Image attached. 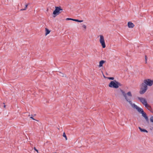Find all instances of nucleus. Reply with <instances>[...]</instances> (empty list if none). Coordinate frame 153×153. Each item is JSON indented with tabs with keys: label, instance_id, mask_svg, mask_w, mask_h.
<instances>
[{
	"label": "nucleus",
	"instance_id": "dca6fc26",
	"mask_svg": "<svg viewBox=\"0 0 153 153\" xmlns=\"http://www.w3.org/2000/svg\"><path fill=\"white\" fill-rule=\"evenodd\" d=\"M27 6H28V4H26L25 5V8H24V9H21L20 10L23 11V10H25L26 9V8H27Z\"/></svg>",
	"mask_w": 153,
	"mask_h": 153
},
{
	"label": "nucleus",
	"instance_id": "aec40b11",
	"mask_svg": "<svg viewBox=\"0 0 153 153\" xmlns=\"http://www.w3.org/2000/svg\"><path fill=\"white\" fill-rule=\"evenodd\" d=\"M149 110V111H150L151 112L152 114H153V110L152 109V108L151 107L149 109H148Z\"/></svg>",
	"mask_w": 153,
	"mask_h": 153
},
{
	"label": "nucleus",
	"instance_id": "6e6552de",
	"mask_svg": "<svg viewBox=\"0 0 153 153\" xmlns=\"http://www.w3.org/2000/svg\"><path fill=\"white\" fill-rule=\"evenodd\" d=\"M138 99L143 105L147 102L146 100L144 98L138 97Z\"/></svg>",
	"mask_w": 153,
	"mask_h": 153
},
{
	"label": "nucleus",
	"instance_id": "f03ea898",
	"mask_svg": "<svg viewBox=\"0 0 153 153\" xmlns=\"http://www.w3.org/2000/svg\"><path fill=\"white\" fill-rule=\"evenodd\" d=\"M120 91L122 92V94L125 97L126 101L128 102L130 104H131V101L130 99L128 98L126 95H127L128 96L131 97L132 96V95L131 91H129L127 94H126L124 91L121 89H120Z\"/></svg>",
	"mask_w": 153,
	"mask_h": 153
},
{
	"label": "nucleus",
	"instance_id": "a211bd4d",
	"mask_svg": "<svg viewBox=\"0 0 153 153\" xmlns=\"http://www.w3.org/2000/svg\"><path fill=\"white\" fill-rule=\"evenodd\" d=\"M63 136L65 138L66 140H67V136L65 132H64L63 134Z\"/></svg>",
	"mask_w": 153,
	"mask_h": 153
},
{
	"label": "nucleus",
	"instance_id": "39448f33",
	"mask_svg": "<svg viewBox=\"0 0 153 153\" xmlns=\"http://www.w3.org/2000/svg\"><path fill=\"white\" fill-rule=\"evenodd\" d=\"M55 9L53 12V16L54 17H55L56 16L61 13L60 11H62L63 9L61 8L60 7H55Z\"/></svg>",
	"mask_w": 153,
	"mask_h": 153
},
{
	"label": "nucleus",
	"instance_id": "4468645a",
	"mask_svg": "<svg viewBox=\"0 0 153 153\" xmlns=\"http://www.w3.org/2000/svg\"><path fill=\"white\" fill-rule=\"evenodd\" d=\"M144 105L146 108H147L148 109L151 107V106L148 104L147 102L145 103V105Z\"/></svg>",
	"mask_w": 153,
	"mask_h": 153
},
{
	"label": "nucleus",
	"instance_id": "b1692460",
	"mask_svg": "<svg viewBox=\"0 0 153 153\" xmlns=\"http://www.w3.org/2000/svg\"><path fill=\"white\" fill-rule=\"evenodd\" d=\"M30 118H31V119H32L33 120H35V119L33 118V117H30Z\"/></svg>",
	"mask_w": 153,
	"mask_h": 153
},
{
	"label": "nucleus",
	"instance_id": "2eb2a0df",
	"mask_svg": "<svg viewBox=\"0 0 153 153\" xmlns=\"http://www.w3.org/2000/svg\"><path fill=\"white\" fill-rule=\"evenodd\" d=\"M58 74L61 76H63V77L64 76V74L60 72H59V71L58 72Z\"/></svg>",
	"mask_w": 153,
	"mask_h": 153
},
{
	"label": "nucleus",
	"instance_id": "1a4fd4ad",
	"mask_svg": "<svg viewBox=\"0 0 153 153\" xmlns=\"http://www.w3.org/2000/svg\"><path fill=\"white\" fill-rule=\"evenodd\" d=\"M66 20H72L74 21L77 22H83V20H79L77 19H74L71 18H67L66 19Z\"/></svg>",
	"mask_w": 153,
	"mask_h": 153
},
{
	"label": "nucleus",
	"instance_id": "393cba45",
	"mask_svg": "<svg viewBox=\"0 0 153 153\" xmlns=\"http://www.w3.org/2000/svg\"><path fill=\"white\" fill-rule=\"evenodd\" d=\"M6 106L5 105H4V108H5V107H6Z\"/></svg>",
	"mask_w": 153,
	"mask_h": 153
},
{
	"label": "nucleus",
	"instance_id": "7ed1b4c3",
	"mask_svg": "<svg viewBox=\"0 0 153 153\" xmlns=\"http://www.w3.org/2000/svg\"><path fill=\"white\" fill-rule=\"evenodd\" d=\"M148 89V86L143 82L140 85V88L139 91V93L141 94H144Z\"/></svg>",
	"mask_w": 153,
	"mask_h": 153
},
{
	"label": "nucleus",
	"instance_id": "0eeeda50",
	"mask_svg": "<svg viewBox=\"0 0 153 153\" xmlns=\"http://www.w3.org/2000/svg\"><path fill=\"white\" fill-rule=\"evenodd\" d=\"M100 42L101 44L102 48H104L106 46L105 43V40L103 36L102 35H100Z\"/></svg>",
	"mask_w": 153,
	"mask_h": 153
},
{
	"label": "nucleus",
	"instance_id": "20e7f679",
	"mask_svg": "<svg viewBox=\"0 0 153 153\" xmlns=\"http://www.w3.org/2000/svg\"><path fill=\"white\" fill-rule=\"evenodd\" d=\"M130 104L133 108H136L139 113L141 114L142 115H147L146 113L143 110L142 108L139 107L135 104L132 103L131 102V104Z\"/></svg>",
	"mask_w": 153,
	"mask_h": 153
},
{
	"label": "nucleus",
	"instance_id": "f257e3e1",
	"mask_svg": "<svg viewBox=\"0 0 153 153\" xmlns=\"http://www.w3.org/2000/svg\"><path fill=\"white\" fill-rule=\"evenodd\" d=\"M122 85L117 81L116 80L111 81L108 84V86L110 88H117L119 86H121Z\"/></svg>",
	"mask_w": 153,
	"mask_h": 153
},
{
	"label": "nucleus",
	"instance_id": "423d86ee",
	"mask_svg": "<svg viewBox=\"0 0 153 153\" xmlns=\"http://www.w3.org/2000/svg\"><path fill=\"white\" fill-rule=\"evenodd\" d=\"M144 82L146 84L147 86H151L153 84V80L150 79H147L144 80Z\"/></svg>",
	"mask_w": 153,
	"mask_h": 153
},
{
	"label": "nucleus",
	"instance_id": "a878e982",
	"mask_svg": "<svg viewBox=\"0 0 153 153\" xmlns=\"http://www.w3.org/2000/svg\"><path fill=\"white\" fill-rule=\"evenodd\" d=\"M104 77H105V76L104 75Z\"/></svg>",
	"mask_w": 153,
	"mask_h": 153
},
{
	"label": "nucleus",
	"instance_id": "4be33fe9",
	"mask_svg": "<svg viewBox=\"0 0 153 153\" xmlns=\"http://www.w3.org/2000/svg\"><path fill=\"white\" fill-rule=\"evenodd\" d=\"M82 27L84 28L85 29H86V26L85 25H83L82 26Z\"/></svg>",
	"mask_w": 153,
	"mask_h": 153
},
{
	"label": "nucleus",
	"instance_id": "ddd939ff",
	"mask_svg": "<svg viewBox=\"0 0 153 153\" xmlns=\"http://www.w3.org/2000/svg\"><path fill=\"white\" fill-rule=\"evenodd\" d=\"M45 29L46 31V32L45 33V35L47 36L48 34H49L50 33V31L47 28H46Z\"/></svg>",
	"mask_w": 153,
	"mask_h": 153
},
{
	"label": "nucleus",
	"instance_id": "f3484780",
	"mask_svg": "<svg viewBox=\"0 0 153 153\" xmlns=\"http://www.w3.org/2000/svg\"><path fill=\"white\" fill-rule=\"evenodd\" d=\"M143 117L147 121H148L149 120V119H148V117L147 116V115H142Z\"/></svg>",
	"mask_w": 153,
	"mask_h": 153
},
{
	"label": "nucleus",
	"instance_id": "9d476101",
	"mask_svg": "<svg viewBox=\"0 0 153 153\" xmlns=\"http://www.w3.org/2000/svg\"><path fill=\"white\" fill-rule=\"evenodd\" d=\"M128 26L129 28H132L134 27V25L133 23L131 22H129L128 23Z\"/></svg>",
	"mask_w": 153,
	"mask_h": 153
},
{
	"label": "nucleus",
	"instance_id": "9b49d317",
	"mask_svg": "<svg viewBox=\"0 0 153 153\" xmlns=\"http://www.w3.org/2000/svg\"><path fill=\"white\" fill-rule=\"evenodd\" d=\"M139 129L141 132H145L146 133H148V131L144 128H141L140 127H139Z\"/></svg>",
	"mask_w": 153,
	"mask_h": 153
},
{
	"label": "nucleus",
	"instance_id": "412c9836",
	"mask_svg": "<svg viewBox=\"0 0 153 153\" xmlns=\"http://www.w3.org/2000/svg\"><path fill=\"white\" fill-rule=\"evenodd\" d=\"M145 60H146V63L147 62V56H145Z\"/></svg>",
	"mask_w": 153,
	"mask_h": 153
},
{
	"label": "nucleus",
	"instance_id": "6ab92c4d",
	"mask_svg": "<svg viewBox=\"0 0 153 153\" xmlns=\"http://www.w3.org/2000/svg\"><path fill=\"white\" fill-rule=\"evenodd\" d=\"M107 78L110 80H113L114 79V77H108Z\"/></svg>",
	"mask_w": 153,
	"mask_h": 153
},
{
	"label": "nucleus",
	"instance_id": "f8f14e48",
	"mask_svg": "<svg viewBox=\"0 0 153 153\" xmlns=\"http://www.w3.org/2000/svg\"><path fill=\"white\" fill-rule=\"evenodd\" d=\"M105 61L101 60L99 62V67H100L102 66L103 64L105 63Z\"/></svg>",
	"mask_w": 153,
	"mask_h": 153
},
{
	"label": "nucleus",
	"instance_id": "5701e85b",
	"mask_svg": "<svg viewBox=\"0 0 153 153\" xmlns=\"http://www.w3.org/2000/svg\"><path fill=\"white\" fill-rule=\"evenodd\" d=\"M34 149L38 153V151L37 150L35 147H34Z\"/></svg>",
	"mask_w": 153,
	"mask_h": 153
}]
</instances>
